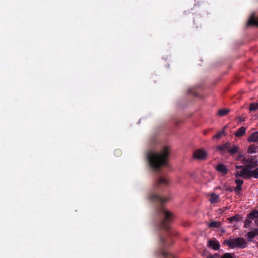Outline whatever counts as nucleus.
<instances>
[{
    "label": "nucleus",
    "mask_w": 258,
    "mask_h": 258,
    "mask_svg": "<svg viewBox=\"0 0 258 258\" xmlns=\"http://www.w3.org/2000/svg\"><path fill=\"white\" fill-rule=\"evenodd\" d=\"M170 153V148L164 146L159 152L150 151L147 154L148 162L151 167L155 170L159 169L162 166L166 165Z\"/></svg>",
    "instance_id": "nucleus-1"
},
{
    "label": "nucleus",
    "mask_w": 258,
    "mask_h": 258,
    "mask_svg": "<svg viewBox=\"0 0 258 258\" xmlns=\"http://www.w3.org/2000/svg\"><path fill=\"white\" fill-rule=\"evenodd\" d=\"M243 163L246 164V165L240 171H236L235 175L236 178L240 176L249 178V169L255 167L257 165V162L251 159H244L243 160Z\"/></svg>",
    "instance_id": "nucleus-2"
},
{
    "label": "nucleus",
    "mask_w": 258,
    "mask_h": 258,
    "mask_svg": "<svg viewBox=\"0 0 258 258\" xmlns=\"http://www.w3.org/2000/svg\"><path fill=\"white\" fill-rule=\"evenodd\" d=\"M224 244H226L231 248L239 247L243 248L246 247L247 242L241 237L226 239L224 241Z\"/></svg>",
    "instance_id": "nucleus-3"
},
{
    "label": "nucleus",
    "mask_w": 258,
    "mask_h": 258,
    "mask_svg": "<svg viewBox=\"0 0 258 258\" xmlns=\"http://www.w3.org/2000/svg\"><path fill=\"white\" fill-rule=\"evenodd\" d=\"M208 156V153L204 149H199L195 150L192 155L193 158L198 160H205Z\"/></svg>",
    "instance_id": "nucleus-4"
},
{
    "label": "nucleus",
    "mask_w": 258,
    "mask_h": 258,
    "mask_svg": "<svg viewBox=\"0 0 258 258\" xmlns=\"http://www.w3.org/2000/svg\"><path fill=\"white\" fill-rule=\"evenodd\" d=\"M160 211L164 216V222L170 221L174 217V215L171 212L164 209L163 208L160 209Z\"/></svg>",
    "instance_id": "nucleus-5"
},
{
    "label": "nucleus",
    "mask_w": 258,
    "mask_h": 258,
    "mask_svg": "<svg viewBox=\"0 0 258 258\" xmlns=\"http://www.w3.org/2000/svg\"><path fill=\"white\" fill-rule=\"evenodd\" d=\"M246 26L247 27L254 26L258 27V18L255 17V14L253 13L250 16L247 22Z\"/></svg>",
    "instance_id": "nucleus-6"
},
{
    "label": "nucleus",
    "mask_w": 258,
    "mask_h": 258,
    "mask_svg": "<svg viewBox=\"0 0 258 258\" xmlns=\"http://www.w3.org/2000/svg\"><path fill=\"white\" fill-rule=\"evenodd\" d=\"M149 198L152 201H159L161 203L166 202L168 200L167 199L160 197L156 194H151L149 196Z\"/></svg>",
    "instance_id": "nucleus-7"
},
{
    "label": "nucleus",
    "mask_w": 258,
    "mask_h": 258,
    "mask_svg": "<svg viewBox=\"0 0 258 258\" xmlns=\"http://www.w3.org/2000/svg\"><path fill=\"white\" fill-rule=\"evenodd\" d=\"M231 148V144L229 142H227L225 144L218 146L216 148L218 151L220 152L222 154L225 153V151H227L229 153V149Z\"/></svg>",
    "instance_id": "nucleus-8"
},
{
    "label": "nucleus",
    "mask_w": 258,
    "mask_h": 258,
    "mask_svg": "<svg viewBox=\"0 0 258 258\" xmlns=\"http://www.w3.org/2000/svg\"><path fill=\"white\" fill-rule=\"evenodd\" d=\"M208 246L214 250H218L220 248L219 243L215 240H210L208 241Z\"/></svg>",
    "instance_id": "nucleus-9"
},
{
    "label": "nucleus",
    "mask_w": 258,
    "mask_h": 258,
    "mask_svg": "<svg viewBox=\"0 0 258 258\" xmlns=\"http://www.w3.org/2000/svg\"><path fill=\"white\" fill-rule=\"evenodd\" d=\"M217 170L221 174L225 175L228 172V169L224 165L222 164H219L216 167Z\"/></svg>",
    "instance_id": "nucleus-10"
},
{
    "label": "nucleus",
    "mask_w": 258,
    "mask_h": 258,
    "mask_svg": "<svg viewBox=\"0 0 258 258\" xmlns=\"http://www.w3.org/2000/svg\"><path fill=\"white\" fill-rule=\"evenodd\" d=\"M249 142H258V132L252 133L247 139Z\"/></svg>",
    "instance_id": "nucleus-11"
},
{
    "label": "nucleus",
    "mask_w": 258,
    "mask_h": 258,
    "mask_svg": "<svg viewBox=\"0 0 258 258\" xmlns=\"http://www.w3.org/2000/svg\"><path fill=\"white\" fill-rule=\"evenodd\" d=\"M210 201L212 204L217 203L219 201V196L215 193H212L210 195Z\"/></svg>",
    "instance_id": "nucleus-12"
},
{
    "label": "nucleus",
    "mask_w": 258,
    "mask_h": 258,
    "mask_svg": "<svg viewBox=\"0 0 258 258\" xmlns=\"http://www.w3.org/2000/svg\"><path fill=\"white\" fill-rule=\"evenodd\" d=\"M245 133L246 128L242 126L237 130L234 135L236 137H240L243 136Z\"/></svg>",
    "instance_id": "nucleus-13"
},
{
    "label": "nucleus",
    "mask_w": 258,
    "mask_h": 258,
    "mask_svg": "<svg viewBox=\"0 0 258 258\" xmlns=\"http://www.w3.org/2000/svg\"><path fill=\"white\" fill-rule=\"evenodd\" d=\"M169 183V180L168 179L161 177L159 178V179L157 180L156 184L158 185V184H166L168 185Z\"/></svg>",
    "instance_id": "nucleus-14"
},
{
    "label": "nucleus",
    "mask_w": 258,
    "mask_h": 258,
    "mask_svg": "<svg viewBox=\"0 0 258 258\" xmlns=\"http://www.w3.org/2000/svg\"><path fill=\"white\" fill-rule=\"evenodd\" d=\"M242 219V217L241 216H240L239 215H236L234 216L229 218L228 219V220L230 222H232L233 221L238 222V221H240V220H241Z\"/></svg>",
    "instance_id": "nucleus-15"
},
{
    "label": "nucleus",
    "mask_w": 258,
    "mask_h": 258,
    "mask_svg": "<svg viewBox=\"0 0 258 258\" xmlns=\"http://www.w3.org/2000/svg\"><path fill=\"white\" fill-rule=\"evenodd\" d=\"M247 152L249 154H253L258 152V146L251 145L248 147Z\"/></svg>",
    "instance_id": "nucleus-16"
},
{
    "label": "nucleus",
    "mask_w": 258,
    "mask_h": 258,
    "mask_svg": "<svg viewBox=\"0 0 258 258\" xmlns=\"http://www.w3.org/2000/svg\"><path fill=\"white\" fill-rule=\"evenodd\" d=\"M221 224L219 221H213L208 224V226L210 228H220Z\"/></svg>",
    "instance_id": "nucleus-17"
},
{
    "label": "nucleus",
    "mask_w": 258,
    "mask_h": 258,
    "mask_svg": "<svg viewBox=\"0 0 258 258\" xmlns=\"http://www.w3.org/2000/svg\"><path fill=\"white\" fill-rule=\"evenodd\" d=\"M239 147L235 145H231V148L229 149V153L231 154H234L238 152Z\"/></svg>",
    "instance_id": "nucleus-18"
},
{
    "label": "nucleus",
    "mask_w": 258,
    "mask_h": 258,
    "mask_svg": "<svg viewBox=\"0 0 258 258\" xmlns=\"http://www.w3.org/2000/svg\"><path fill=\"white\" fill-rule=\"evenodd\" d=\"M252 168L249 169V178L254 177V178H258V168L255 169L253 171L251 170Z\"/></svg>",
    "instance_id": "nucleus-19"
},
{
    "label": "nucleus",
    "mask_w": 258,
    "mask_h": 258,
    "mask_svg": "<svg viewBox=\"0 0 258 258\" xmlns=\"http://www.w3.org/2000/svg\"><path fill=\"white\" fill-rule=\"evenodd\" d=\"M248 217L249 219H254L258 217V211L256 210H253L251 212L248 214Z\"/></svg>",
    "instance_id": "nucleus-20"
},
{
    "label": "nucleus",
    "mask_w": 258,
    "mask_h": 258,
    "mask_svg": "<svg viewBox=\"0 0 258 258\" xmlns=\"http://www.w3.org/2000/svg\"><path fill=\"white\" fill-rule=\"evenodd\" d=\"M230 112L229 109H222L218 111V115L219 116H224L228 114Z\"/></svg>",
    "instance_id": "nucleus-21"
},
{
    "label": "nucleus",
    "mask_w": 258,
    "mask_h": 258,
    "mask_svg": "<svg viewBox=\"0 0 258 258\" xmlns=\"http://www.w3.org/2000/svg\"><path fill=\"white\" fill-rule=\"evenodd\" d=\"M225 131L224 130H222L221 131H220L218 134L215 135L213 137V139H219L221 137V136L223 135H225Z\"/></svg>",
    "instance_id": "nucleus-22"
},
{
    "label": "nucleus",
    "mask_w": 258,
    "mask_h": 258,
    "mask_svg": "<svg viewBox=\"0 0 258 258\" xmlns=\"http://www.w3.org/2000/svg\"><path fill=\"white\" fill-rule=\"evenodd\" d=\"M249 109L250 111H255L257 110L258 109V103L250 104Z\"/></svg>",
    "instance_id": "nucleus-23"
},
{
    "label": "nucleus",
    "mask_w": 258,
    "mask_h": 258,
    "mask_svg": "<svg viewBox=\"0 0 258 258\" xmlns=\"http://www.w3.org/2000/svg\"><path fill=\"white\" fill-rule=\"evenodd\" d=\"M247 238L248 240L251 241L252 239L254 238L255 236L254 235V234L252 232V231H250L247 233Z\"/></svg>",
    "instance_id": "nucleus-24"
},
{
    "label": "nucleus",
    "mask_w": 258,
    "mask_h": 258,
    "mask_svg": "<svg viewBox=\"0 0 258 258\" xmlns=\"http://www.w3.org/2000/svg\"><path fill=\"white\" fill-rule=\"evenodd\" d=\"M221 258H235L233 255L230 253H226L224 254Z\"/></svg>",
    "instance_id": "nucleus-25"
},
{
    "label": "nucleus",
    "mask_w": 258,
    "mask_h": 258,
    "mask_svg": "<svg viewBox=\"0 0 258 258\" xmlns=\"http://www.w3.org/2000/svg\"><path fill=\"white\" fill-rule=\"evenodd\" d=\"M235 182L236 184L239 185H241L243 182V180L240 179H236Z\"/></svg>",
    "instance_id": "nucleus-26"
},
{
    "label": "nucleus",
    "mask_w": 258,
    "mask_h": 258,
    "mask_svg": "<svg viewBox=\"0 0 258 258\" xmlns=\"http://www.w3.org/2000/svg\"><path fill=\"white\" fill-rule=\"evenodd\" d=\"M237 119H238V121H239V122L243 121H244V120H245V118H242V116H238V117H237Z\"/></svg>",
    "instance_id": "nucleus-27"
},
{
    "label": "nucleus",
    "mask_w": 258,
    "mask_h": 258,
    "mask_svg": "<svg viewBox=\"0 0 258 258\" xmlns=\"http://www.w3.org/2000/svg\"><path fill=\"white\" fill-rule=\"evenodd\" d=\"M241 189V185H237L236 187L235 188V191H240Z\"/></svg>",
    "instance_id": "nucleus-28"
},
{
    "label": "nucleus",
    "mask_w": 258,
    "mask_h": 258,
    "mask_svg": "<svg viewBox=\"0 0 258 258\" xmlns=\"http://www.w3.org/2000/svg\"><path fill=\"white\" fill-rule=\"evenodd\" d=\"M252 232L253 233V234H254L255 236L258 235V229H254L252 231Z\"/></svg>",
    "instance_id": "nucleus-29"
},
{
    "label": "nucleus",
    "mask_w": 258,
    "mask_h": 258,
    "mask_svg": "<svg viewBox=\"0 0 258 258\" xmlns=\"http://www.w3.org/2000/svg\"><path fill=\"white\" fill-rule=\"evenodd\" d=\"M250 222H251L250 221H249L248 220H246L245 221V226L249 225Z\"/></svg>",
    "instance_id": "nucleus-30"
},
{
    "label": "nucleus",
    "mask_w": 258,
    "mask_h": 258,
    "mask_svg": "<svg viewBox=\"0 0 258 258\" xmlns=\"http://www.w3.org/2000/svg\"><path fill=\"white\" fill-rule=\"evenodd\" d=\"M242 167V166H236V168L237 169H240V168H241Z\"/></svg>",
    "instance_id": "nucleus-31"
},
{
    "label": "nucleus",
    "mask_w": 258,
    "mask_h": 258,
    "mask_svg": "<svg viewBox=\"0 0 258 258\" xmlns=\"http://www.w3.org/2000/svg\"><path fill=\"white\" fill-rule=\"evenodd\" d=\"M208 258H216L214 256H209Z\"/></svg>",
    "instance_id": "nucleus-32"
},
{
    "label": "nucleus",
    "mask_w": 258,
    "mask_h": 258,
    "mask_svg": "<svg viewBox=\"0 0 258 258\" xmlns=\"http://www.w3.org/2000/svg\"><path fill=\"white\" fill-rule=\"evenodd\" d=\"M213 256H214V257H215L216 258L218 256V254H214Z\"/></svg>",
    "instance_id": "nucleus-33"
},
{
    "label": "nucleus",
    "mask_w": 258,
    "mask_h": 258,
    "mask_svg": "<svg viewBox=\"0 0 258 258\" xmlns=\"http://www.w3.org/2000/svg\"><path fill=\"white\" fill-rule=\"evenodd\" d=\"M221 232H222V233L225 232V230H224V229H222V230H221Z\"/></svg>",
    "instance_id": "nucleus-34"
},
{
    "label": "nucleus",
    "mask_w": 258,
    "mask_h": 258,
    "mask_svg": "<svg viewBox=\"0 0 258 258\" xmlns=\"http://www.w3.org/2000/svg\"><path fill=\"white\" fill-rule=\"evenodd\" d=\"M226 127H227V126H225L223 127V130H224L225 131V130L226 129Z\"/></svg>",
    "instance_id": "nucleus-35"
},
{
    "label": "nucleus",
    "mask_w": 258,
    "mask_h": 258,
    "mask_svg": "<svg viewBox=\"0 0 258 258\" xmlns=\"http://www.w3.org/2000/svg\"><path fill=\"white\" fill-rule=\"evenodd\" d=\"M256 224H257V225H258V221L257 222V223H256Z\"/></svg>",
    "instance_id": "nucleus-36"
}]
</instances>
